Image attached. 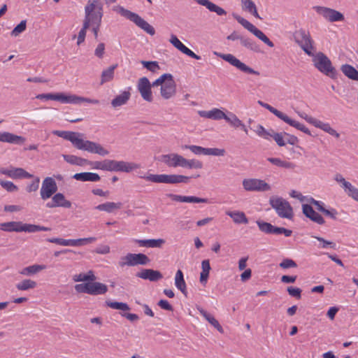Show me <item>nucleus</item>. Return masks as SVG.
Instances as JSON below:
<instances>
[{"mask_svg":"<svg viewBox=\"0 0 358 358\" xmlns=\"http://www.w3.org/2000/svg\"><path fill=\"white\" fill-rule=\"evenodd\" d=\"M313 126L316 128H319L322 131L328 133L329 134L338 138L340 137L339 133H338L334 129H333L331 125L327 122H323L320 120L316 119Z\"/></svg>","mask_w":358,"mask_h":358,"instance_id":"obj_35","label":"nucleus"},{"mask_svg":"<svg viewBox=\"0 0 358 358\" xmlns=\"http://www.w3.org/2000/svg\"><path fill=\"white\" fill-rule=\"evenodd\" d=\"M176 93V85L173 76L169 78L160 89V94L164 99H171Z\"/></svg>","mask_w":358,"mask_h":358,"instance_id":"obj_19","label":"nucleus"},{"mask_svg":"<svg viewBox=\"0 0 358 358\" xmlns=\"http://www.w3.org/2000/svg\"><path fill=\"white\" fill-rule=\"evenodd\" d=\"M313 62L315 67L324 75L335 79L337 77V71L332 66L329 57L323 52H319L313 57Z\"/></svg>","mask_w":358,"mask_h":358,"instance_id":"obj_4","label":"nucleus"},{"mask_svg":"<svg viewBox=\"0 0 358 358\" xmlns=\"http://www.w3.org/2000/svg\"><path fill=\"white\" fill-rule=\"evenodd\" d=\"M113 10L120 14L121 16L134 22V13L131 12L120 6H115L113 8Z\"/></svg>","mask_w":358,"mask_h":358,"instance_id":"obj_53","label":"nucleus"},{"mask_svg":"<svg viewBox=\"0 0 358 358\" xmlns=\"http://www.w3.org/2000/svg\"><path fill=\"white\" fill-rule=\"evenodd\" d=\"M75 290L78 293H85L96 296L106 293L108 287L103 283L92 281L76 285Z\"/></svg>","mask_w":358,"mask_h":358,"instance_id":"obj_6","label":"nucleus"},{"mask_svg":"<svg viewBox=\"0 0 358 358\" xmlns=\"http://www.w3.org/2000/svg\"><path fill=\"white\" fill-rule=\"evenodd\" d=\"M136 275L143 280H148L151 282H156L163 278L161 272L151 268H143Z\"/></svg>","mask_w":358,"mask_h":358,"instance_id":"obj_24","label":"nucleus"},{"mask_svg":"<svg viewBox=\"0 0 358 358\" xmlns=\"http://www.w3.org/2000/svg\"><path fill=\"white\" fill-rule=\"evenodd\" d=\"M135 23L136 26L150 36H153L155 34V28L137 14L135 16Z\"/></svg>","mask_w":358,"mask_h":358,"instance_id":"obj_33","label":"nucleus"},{"mask_svg":"<svg viewBox=\"0 0 358 358\" xmlns=\"http://www.w3.org/2000/svg\"><path fill=\"white\" fill-rule=\"evenodd\" d=\"M52 197L54 202L56 203L57 207H63L66 208H70L71 207V202L66 200L63 194L56 193Z\"/></svg>","mask_w":358,"mask_h":358,"instance_id":"obj_45","label":"nucleus"},{"mask_svg":"<svg viewBox=\"0 0 358 358\" xmlns=\"http://www.w3.org/2000/svg\"><path fill=\"white\" fill-rule=\"evenodd\" d=\"M206 155L212 156H224L225 155V150L217 148H206Z\"/></svg>","mask_w":358,"mask_h":358,"instance_id":"obj_62","label":"nucleus"},{"mask_svg":"<svg viewBox=\"0 0 358 358\" xmlns=\"http://www.w3.org/2000/svg\"><path fill=\"white\" fill-rule=\"evenodd\" d=\"M226 215L230 217L233 222L236 224H247L248 223V219L245 214L243 211L240 210H227Z\"/></svg>","mask_w":358,"mask_h":358,"instance_id":"obj_29","label":"nucleus"},{"mask_svg":"<svg viewBox=\"0 0 358 358\" xmlns=\"http://www.w3.org/2000/svg\"><path fill=\"white\" fill-rule=\"evenodd\" d=\"M255 131L259 136L267 140H268L271 136V133L266 131L265 128L261 124H258L257 126V129L255 130Z\"/></svg>","mask_w":358,"mask_h":358,"instance_id":"obj_61","label":"nucleus"},{"mask_svg":"<svg viewBox=\"0 0 358 358\" xmlns=\"http://www.w3.org/2000/svg\"><path fill=\"white\" fill-rule=\"evenodd\" d=\"M73 178L83 182H97L100 180V176L96 173L83 172L74 174Z\"/></svg>","mask_w":358,"mask_h":358,"instance_id":"obj_32","label":"nucleus"},{"mask_svg":"<svg viewBox=\"0 0 358 358\" xmlns=\"http://www.w3.org/2000/svg\"><path fill=\"white\" fill-rule=\"evenodd\" d=\"M27 27V21L22 20L20 24H18L11 31V36H17L23 31H25Z\"/></svg>","mask_w":358,"mask_h":358,"instance_id":"obj_59","label":"nucleus"},{"mask_svg":"<svg viewBox=\"0 0 358 358\" xmlns=\"http://www.w3.org/2000/svg\"><path fill=\"white\" fill-rule=\"evenodd\" d=\"M52 134L70 141L73 146L78 150L87 151L92 154L106 156L109 151L100 143L84 139V134L70 131L55 130Z\"/></svg>","mask_w":358,"mask_h":358,"instance_id":"obj_1","label":"nucleus"},{"mask_svg":"<svg viewBox=\"0 0 358 358\" xmlns=\"http://www.w3.org/2000/svg\"><path fill=\"white\" fill-rule=\"evenodd\" d=\"M117 67V64L110 66L107 69L102 71L101 78V85H103L107 82H109L113 80L114 77V71Z\"/></svg>","mask_w":358,"mask_h":358,"instance_id":"obj_47","label":"nucleus"},{"mask_svg":"<svg viewBox=\"0 0 358 358\" xmlns=\"http://www.w3.org/2000/svg\"><path fill=\"white\" fill-rule=\"evenodd\" d=\"M190 177L176 174H150L147 177V180L156 183H187Z\"/></svg>","mask_w":358,"mask_h":358,"instance_id":"obj_7","label":"nucleus"},{"mask_svg":"<svg viewBox=\"0 0 358 358\" xmlns=\"http://www.w3.org/2000/svg\"><path fill=\"white\" fill-rule=\"evenodd\" d=\"M37 283L30 279H25L16 284V288L20 291H26L34 289L36 287Z\"/></svg>","mask_w":358,"mask_h":358,"instance_id":"obj_51","label":"nucleus"},{"mask_svg":"<svg viewBox=\"0 0 358 358\" xmlns=\"http://www.w3.org/2000/svg\"><path fill=\"white\" fill-rule=\"evenodd\" d=\"M267 160L276 166L287 169H294L296 167L295 164L277 157H268Z\"/></svg>","mask_w":358,"mask_h":358,"instance_id":"obj_39","label":"nucleus"},{"mask_svg":"<svg viewBox=\"0 0 358 358\" xmlns=\"http://www.w3.org/2000/svg\"><path fill=\"white\" fill-rule=\"evenodd\" d=\"M242 184L243 189L248 192H267L271 189L269 184L257 178H245Z\"/></svg>","mask_w":358,"mask_h":358,"instance_id":"obj_11","label":"nucleus"},{"mask_svg":"<svg viewBox=\"0 0 358 358\" xmlns=\"http://www.w3.org/2000/svg\"><path fill=\"white\" fill-rule=\"evenodd\" d=\"M299 46L308 56L313 57L315 55V48L314 46V41L311 38L307 40L306 41H304L303 43H301Z\"/></svg>","mask_w":358,"mask_h":358,"instance_id":"obj_49","label":"nucleus"},{"mask_svg":"<svg viewBox=\"0 0 358 358\" xmlns=\"http://www.w3.org/2000/svg\"><path fill=\"white\" fill-rule=\"evenodd\" d=\"M202 271L200 273V282L201 284L205 285L207 282L209 273L210 270V261L208 259L203 260L201 262Z\"/></svg>","mask_w":358,"mask_h":358,"instance_id":"obj_44","label":"nucleus"},{"mask_svg":"<svg viewBox=\"0 0 358 358\" xmlns=\"http://www.w3.org/2000/svg\"><path fill=\"white\" fill-rule=\"evenodd\" d=\"M151 87L152 85L148 78L143 77L139 79L138 83V90L143 99L148 102H151L153 100Z\"/></svg>","mask_w":358,"mask_h":358,"instance_id":"obj_15","label":"nucleus"},{"mask_svg":"<svg viewBox=\"0 0 358 358\" xmlns=\"http://www.w3.org/2000/svg\"><path fill=\"white\" fill-rule=\"evenodd\" d=\"M63 158L66 162L73 165L83 166L86 164H91L87 159L73 155H64Z\"/></svg>","mask_w":358,"mask_h":358,"instance_id":"obj_42","label":"nucleus"},{"mask_svg":"<svg viewBox=\"0 0 358 358\" xmlns=\"http://www.w3.org/2000/svg\"><path fill=\"white\" fill-rule=\"evenodd\" d=\"M122 206V203L121 202H110L108 201L101 204H99L95 207V209L104 211L108 213H112L115 211L120 210Z\"/></svg>","mask_w":358,"mask_h":358,"instance_id":"obj_30","label":"nucleus"},{"mask_svg":"<svg viewBox=\"0 0 358 358\" xmlns=\"http://www.w3.org/2000/svg\"><path fill=\"white\" fill-rule=\"evenodd\" d=\"M0 229L8 232L25 231L29 233H35L39 231H48L51 230L49 227L32 224H24L22 222L15 221L1 223Z\"/></svg>","mask_w":358,"mask_h":358,"instance_id":"obj_2","label":"nucleus"},{"mask_svg":"<svg viewBox=\"0 0 358 358\" xmlns=\"http://www.w3.org/2000/svg\"><path fill=\"white\" fill-rule=\"evenodd\" d=\"M201 6L206 7L210 11L215 13L217 15L222 16L227 14L225 10L208 0H205Z\"/></svg>","mask_w":358,"mask_h":358,"instance_id":"obj_48","label":"nucleus"},{"mask_svg":"<svg viewBox=\"0 0 358 358\" xmlns=\"http://www.w3.org/2000/svg\"><path fill=\"white\" fill-rule=\"evenodd\" d=\"M90 25L87 24V22H83V27L80 30L78 36L77 44L78 45L84 42L86 36V31L90 27Z\"/></svg>","mask_w":358,"mask_h":358,"instance_id":"obj_64","label":"nucleus"},{"mask_svg":"<svg viewBox=\"0 0 358 358\" xmlns=\"http://www.w3.org/2000/svg\"><path fill=\"white\" fill-rule=\"evenodd\" d=\"M141 63L143 64V67L151 72L155 73L159 70V66L157 62L141 61Z\"/></svg>","mask_w":358,"mask_h":358,"instance_id":"obj_60","label":"nucleus"},{"mask_svg":"<svg viewBox=\"0 0 358 358\" xmlns=\"http://www.w3.org/2000/svg\"><path fill=\"white\" fill-rule=\"evenodd\" d=\"M24 141L25 138L21 136H17L7 131L0 132V142L22 145Z\"/></svg>","mask_w":358,"mask_h":358,"instance_id":"obj_27","label":"nucleus"},{"mask_svg":"<svg viewBox=\"0 0 358 358\" xmlns=\"http://www.w3.org/2000/svg\"><path fill=\"white\" fill-rule=\"evenodd\" d=\"M106 304L107 306H108L113 309L120 310L123 312L130 310V308L129 307V306L126 303H123V302L106 301Z\"/></svg>","mask_w":358,"mask_h":358,"instance_id":"obj_54","label":"nucleus"},{"mask_svg":"<svg viewBox=\"0 0 358 358\" xmlns=\"http://www.w3.org/2000/svg\"><path fill=\"white\" fill-rule=\"evenodd\" d=\"M73 280L75 282H92L96 280V276L94 275V272L92 271H89L87 273H81L78 275H73Z\"/></svg>","mask_w":358,"mask_h":358,"instance_id":"obj_50","label":"nucleus"},{"mask_svg":"<svg viewBox=\"0 0 358 358\" xmlns=\"http://www.w3.org/2000/svg\"><path fill=\"white\" fill-rule=\"evenodd\" d=\"M182 149H188L191 152H192L194 154L197 155H206V148H203L201 146L194 145H185L182 146Z\"/></svg>","mask_w":358,"mask_h":358,"instance_id":"obj_57","label":"nucleus"},{"mask_svg":"<svg viewBox=\"0 0 358 358\" xmlns=\"http://www.w3.org/2000/svg\"><path fill=\"white\" fill-rule=\"evenodd\" d=\"M310 38L309 32L303 29L296 31L294 34V41L299 45Z\"/></svg>","mask_w":358,"mask_h":358,"instance_id":"obj_46","label":"nucleus"},{"mask_svg":"<svg viewBox=\"0 0 358 358\" xmlns=\"http://www.w3.org/2000/svg\"><path fill=\"white\" fill-rule=\"evenodd\" d=\"M217 55L223 60L227 62L231 66L236 67L237 69L245 73L255 76H259L260 74L259 71H255L250 66H247L232 54H217Z\"/></svg>","mask_w":358,"mask_h":358,"instance_id":"obj_10","label":"nucleus"},{"mask_svg":"<svg viewBox=\"0 0 358 358\" xmlns=\"http://www.w3.org/2000/svg\"><path fill=\"white\" fill-rule=\"evenodd\" d=\"M269 203L280 218L289 220L294 218L293 208L286 199L280 196H271L269 199Z\"/></svg>","mask_w":358,"mask_h":358,"instance_id":"obj_5","label":"nucleus"},{"mask_svg":"<svg viewBox=\"0 0 358 358\" xmlns=\"http://www.w3.org/2000/svg\"><path fill=\"white\" fill-rule=\"evenodd\" d=\"M303 213L313 222L317 224H324L325 221L322 216L317 213L309 204L302 205Z\"/></svg>","mask_w":358,"mask_h":358,"instance_id":"obj_22","label":"nucleus"},{"mask_svg":"<svg viewBox=\"0 0 358 358\" xmlns=\"http://www.w3.org/2000/svg\"><path fill=\"white\" fill-rule=\"evenodd\" d=\"M182 167L188 169H201L203 167V164L197 159H187L184 157Z\"/></svg>","mask_w":358,"mask_h":358,"instance_id":"obj_55","label":"nucleus"},{"mask_svg":"<svg viewBox=\"0 0 358 358\" xmlns=\"http://www.w3.org/2000/svg\"><path fill=\"white\" fill-rule=\"evenodd\" d=\"M36 99L43 100H54L60 101L62 103H67L68 101V95L64 93H47V94H40L36 96Z\"/></svg>","mask_w":358,"mask_h":358,"instance_id":"obj_28","label":"nucleus"},{"mask_svg":"<svg viewBox=\"0 0 358 358\" xmlns=\"http://www.w3.org/2000/svg\"><path fill=\"white\" fill-rule=\"evenodd\" d=\"M1 186L9 192H16L18 187L10 181L0 180Z\"/></svg>","mask_w":358,"mask_h":358,"instance_id":"obj_63","label":"nucleus"},{"mask_svg":"<svg viewBox=\"0 0 358 358\" xmlns=\"http://www.w3.org/2000/svg\"><path fill=\"white\" fill-rule=\"evenodd\" d=\"M57 191V185L55 180L51 177L45 178L42 183L41 196L43 200L50 198Z\"/></svg>","mask_w":358,"mask_h":358,"instance_id":"obj_14","label":"nucleus"},{"mask_svg":"<svg viewBox=\"0 0 358 358\" xmlns=\"http://www.w3.org/2000/svg\"><path fill=\"white\" fill-rule=\"evenodd\" d=\"M175 285L185 296H187V292L186 283L181 270H178L176 273Z\"/></svg>","mask_w":358,"mask_h":358,"instance_id":"obj_37","label":"nucleus"},{"mask_svg":"<svg viewBox=\"0 0 358 358\" xmlns=\"http://www.w3.org/2000/svg\"><path fill=\"white\" fill-rule=\"evenodd\" d=\"M131 96V93L128 91H124L120 94L116 96L111 101V105L114 108H117L127 103Z\"/></svg>","mask_w":358,"mask_h":358,"instance_id":"obj_34","label":"nucleus"},{"mask_svg":"<svg viewBox=\"0 0 358 358\" xmlns=\"http://www.w3.org/2000/svg\"><path fill=\"white\" fill-rule=\"evenodd\" d=\"M198 114L201 117L211 119L214 120H220L224 119L225 120L227 115L219 108H213L210 110H199Z\"/></svg>","mask_w":358,"mask_h":358,"instance_id":"obj_25","label":"nucleus"},{"mask_svg":"<svg viewBox=\"0 0 358 358\" xmlns=\"http://www.w3.org/2000/svg\"><path fill=\"white\" fill-rule=\"evenodd\" d=\"M241 44L245 48L250 49L251 50L257 51L258 45L251 38L242 36L241 38Z\"/></svg>","mask_w":358,"mask_h":358,"instance_id":"obj_56","label":"nucleus"},{"mask_svg":"<svg viewBox=\"0 0 358 358\" xmlns=\"http://www.w3.org/2000/svg\"><path fill=\"white\" fill-rule=\"evenodd\" d=\"M136 243H137L140 247L160 248L165 243V240L162 238L136 240Z\"/></svg>","mask_w":358,"mask_h":358,"instance_id":"obj_31","label":"nucleus"},{"mask_svg":"<svg viewBox=\"0 0 358 358\" xmlns=\"http://www.w3.org/2000/svg\"><path fill=\"white\" fill-rule=\"evenodd\" d=\"M81 102H86V103H93V104H99V101L98 99H92L90 98L78 96L74 95V94L68 95L67 103L78 104Z\"/></svg>","mask_w":358,"mask_h":358,"instance_id":"obj_40","label":"nucleus"},{"mask_svg":"<svg viewBox=\"0 0 358 358\" xmlns=\"http://www.w3.org/2000/svg\"><path fill=\"white\" fill-rule=\"evenodd\" d=\"M131 170L132 167L124 162L105 159L104 171L129 172Z\"/></svg>","mask_w":358,"mask_h":358,"instance_id":"obj_16","label":"nucleus"},{"mask_svg":"<svg viewBox=\"0 0 358 358\" xmlns=\"http://www.w3.org/2000/svg\"><path fill=\"white\" fill-rule=\"evenodd\" d=\"M243 10L246 11L254 17L261 19L255 3L252 0H241Z\"/></svg>","mask_w":358,"mask_h":358,"instance_id":"obj_36","label":"nucleus"},{"mask_svg":"<svg viewBox=\"0 0 358 358\" xmlns=\"http://www.w3.org/2000/svg\"><path fill=\"white\" fill-rule=\"evenodd\" d=\"M172 201L184 203H208V199L205 198H199L194 196H182L174 194H168L166 195Z\"/></svg>","mask_w":358,"mask_h":358,"instance_id":"obj_23","label":"nucleus"},{"mask_svg":"<svg viewBox=\"0 0 358 358\" xmlns=\"http://www.w3.org/2000/svg\"><path fill=\"white\" fill-rule=\"evenodd\" d=\"M225 121L234 129H241L245 134H248V129L245 124L237 117V115L231 112H229L227 115Z\"/></svg>","mask_w":358,"mask_h":358,"instance_id":"obj_26","label":"nucleus"},{"mask_svg":"<svg viewBox=\"0 0 358 358\" xmlns=\"http://www.w3.org/2000/svg\"><path fill=\"white\" fill-rule=\"evenodd\" d=\"M0 173L13 179L33 178L32 174H30L22 168L2 169L0 170Z\"/></svg>","mask_w":358,"mask_h":358,"instance_id":"obj_20","label":"nucleus"},{"mask_svg":"<svg viewBox=\"0 0 358 358\" xmlns=\"http://www.w3.org/2000/svg\"><path fill=\"white\" fill-rule=\"evenodd\" d=\"M45 268H46L45 265L34 264V265L29 266H27V267L22 268L20 271V273L23 275L30 276V275H32L34 274H36V273L40 272L41 271L44 270Z\"/></svg>","mask_w":358,"mask_h":358,"instance_id":"obj_38","label":"nucleus"},{"mask_svg":"<svg viewBox=\"0 0 358 358\" xmlns=\"http://www.w3.org/2000/svg\"><path fill=\"white\" fill-rule=\"evenodd\" d=\"M341 70L343 74L348 78L358 81V71L350 64H343L341 66Z\"/></svg>","mask_w":358,"mask_h":358,"instance_id":"obj_43","label":"nucleus"},{"mask_svg":"<svg viewBox=\"0 0 358 358\" xmlns=\"http://www.w3.org/2000/svg\"><path fill=\"white\" fill-rule=\"evenodd\" d=\"M334 180L341 184L342 187L345 189L348 195L352 197L354 200L357 201L358 199V189L354 187L350 182L345 180L343 176L340 173H337Z\"/></svg>","mask_w":358,"mask_h":358,"instance_id":"obj_18","label":"nucleus"},{"mask_svg":"<svg viewBox=\"0 0 358 358\" xmlns=\"http://www.w3.org/2000/svg\"><path fill=\"white\" fill-rule=\"evenodd\" d=\"M199 311L200 314L215 328H216L220 332H223V329L222 326L220 324L218 321L210 313L203 310V308H199Z\"/></svg>","mask_w":358,"mask_h":358,"instance_id":"obj_41","label":"nucleus"},{"mask_svg":"<svg viewBox=\"0 0 358 358\" xmlns=\"http://www.w3.org/2000/svg\"><path fill=\"white\" fill-rule=\"evenodd\" d=\"M232 16L245 29L252 33L256 37L263 41L270 48H273L274 46L273 43L260 29H257L248 20L234 13H232Z\"/></svg>","mask_w":358,"mask_h":358,"instance_id":"obj_8","label":"nucleus"},{"mask_svg":"<svg viewBox=\"0 0 358 358\" xmlns=\"http://www.w3.org/2000/svg\"><path fill=\"white\" fill-rule=\"evenodd\" d=\"M102 4L99 0H88L85 8V19L83 22L101 24L103 17Z\"/></svg>","mask_w":358,"mask_h":358,"instance_id":"obj_3","label":"nucleus"},{"mask_svg":"<svg viewBox=\"0 0 358 358\" xmlns=\"http://www.w3.org/2000/svg\"><path fill=\"white\" fill-rule=\"evenodd\" d=\"M170 43L178 50L182 52L183 54L195 59H201V57L196 55L193 51L186 47L175 35H171V38L169 40Z\"/></svg>","mask_w":358,"mask_h":358,"instance_id":"obj_21","label":"nucleus"},{"mask_svg":"<svg viewBox=\"0 0 358 358\" xmlns=\"http://www.w3.org/2000/svg\"><path fill=\"white\" fill-rule=\"evenodd\" d=\"M312 237L316 238L317 241H319L320 242V245H318V248H329L331 249H336V244L334 242L327 241L320 236H313Z\"/></svg>","mask_w":358,"mask_h":358,"instance_id":"obj_58","label":"nucleus"},{"mask_svg":"<svg viewBox=\"0 0 358 358\" xmlns=\"http://www.w3.org/2000/svg\"><path fill=\"white\" fill-rule=\"evenodd\" d=\"M183 157L176 154L170 153L166 155H162L159 157V161L164 163L169 167H182L183 162Z\"/></svg>","mask_w":358,"mask_h":358,"instance_id":"obj_17","label":"nucleus"},{"mask_svg":"<svg viewBox=\"0 0 358 358\" xmlns=\"http://www.w3.org/2000/svg\"><path fill=\"white\" fill-rule=\"evenodd\" d=\"M313 9L317 14L331 22L344 20V15L336 10L319 6H314Z\"/></svg>","mask_w":358,"mask_h":358,"instance_id":"obj_13","label":"nucleus"},{"mask_svg":"<svg viewBox=\"0 0 358 358\" xmlns=\"http://www.w3.org/2000/svg\"><path fill=\"white\" fill-rule=\"evenodd\" d=\"M263 107L269 110L271 113H272L273 115H275L276 117H278L279 119L282 120L289 125L297 129L298 130L308 135L311 136L310 131L304 124L291 119L286 114L282 113L281 111L277 110L276 108H273V106L266 103H264Z\"/></svg>","mask_w":358,"mask_h":358,"instance_id":"obj_9","label":"nucleus"},{"mask_svg":"<svg viewBox=\"0 0 358 358\" xmlns=\"http://www.w3.org/2000/svg\"><path fill=\"white\" fill-rule=\"evenodd\" d=\"M256 223L259 230L266 234H283L285 237H289L292 234V231L290 229L284 227H275L266 222L257 220Z\"/></svg>","mask_w":358,"mask_h":358,"instance_id":"obj_12","label":"nucleus"},{"mask_svg":"<svg viewBox=\"0 0 358 358\" xmlns=\"http://www.w3.org/2000/svg\"><path fill=\"white\" fill-rule=\"evenodd\" d=\"M47 241L52 243H55L62 246H74L75 239H64L61 238H48Z\"/></svg>","mask_w":358,"mask_h":358,"instance_id":"obj_52","label":"nucleus"}]
</instances>
